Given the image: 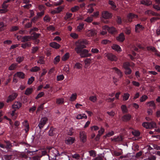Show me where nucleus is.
I'll use <instances>...</instances> for the list:
<instances>
[{
	"label": "nucleus",
	"mask_w": 160,
	"mask_h": 160,
	"mask_svg": "<svg viewBox=\"0 0 160 160\" xmlns=\"http://www.w3.org/2000/svg\"><path fill=\"white\" fill-rule=\"evenodd\" d=\"M84 24L83 23H80L79 25L78 26L77 28V30L79 32H80L81 30L83 28Z\"/></svg>",
	"instance_id": "42"
},
{
	"label": "nucleus",
	"mask_w": 160,
	"mask_h": 160,
	"mask_svg": "<svg viewBox=\"0 0 160 160\" xmlns=\"http://www.w3.org/2000/svg\"><path fill=\"white\" fill-rule=\"evenodd\" d=\"M102 16L105 19H109L112 17V15L111 13L109 12L108 11H104L102 12Z\"/></svg>",
	"instance_id": "5"
},
{
	"label": "nucleus",
	"mask_w": 160,
	"mask_h": 160,
	"mask_svg": "<svg viewBox=\"0 0 160 160\" xmlns=\"http://www.w3.org/2000/svg\"><path fill=\"white\" fill-rule=\"evenodd\" d=\"M146 104L148 105L149 107H152L154 109H155L156 108V104L153 101H151L148 102Z\"/></svg>",
	"instance_id": "24"
},
{
	"label": "nucleus",
	"mask_w": 160,
	"mask_h": 160,
	"mask_svg": "<svg viewBox=\"0 0 160 160\" xmlns=\"http://www.w3.org/2000/svg\"><path fill=\"white\" fill-rule=\"evenodd\" d=\"M24 126L25 127L24 129L25 130L26 132H27L29 130V125L28 123V121L25 120L24 121Z\"/></svg>",
	"instance_id": "27"
},
{
	"label": "nucleus",
	"mask_w": 160,
	"mask_h": 160,
	"mask_svg": "<svg viewBox=\"0 0 160 160\" xmlns=\"http://www.w3.org/2000/svg\"><path fill=\"white\" fill-rule=\"evenodd\" d=\"M108 32L109 33L113 34L115 33L116 32V29L113 27L110 28L109 29Z\"/></svg>",
	"instance_id": "34"
},
{
	"label": "nucleus",
	"mask_w": 160,
	"mask_h": 160,
	"mask_svg": "<svg viewBox=\"0 0 160 160\" xmlns=\"http://www.w3.org/2000/svg\"><path fill=\"white\" fill-rule=\"evenodd\" d=\"M88 44L87 40L84 39H81L78 40L75 43L76 47L74 48L75 51L83 49L86 48V46Z\"/></svg>",
	"instance_id": "1"
},
{
	"label": "nucleus",
	"mask_w": 160,
	"mask_h": 160,
	"mask_svg": "<svg viewBox=\"0 0 160 160\" xmlns=\"http://www.w3.org/2000/svg\"><path fill=\"white\" fill-rule=\"evenodd\" d=\"M55 160H69V158L68 156L64 153L59 154L58 155L57 158H53Z\"/></svg>",
	"instance_id": "3"
},
{
	"label": "nucleus",
	"mask_w": 160,
	"mask_h": 160,
	"mask_svg": "<svg viewBox=\"0 0 160 160\" xmlns=\"http://www.w3.org/2000/svg\"><path fill=\"white\" fill-rule=\"evenodd\" d=\"M106 56L107 57V58L109 60L111 61H117L118 59L117 58L115 55L112 54L111 53H109L107 54L106 55Z\"/></svg>",
	"instance_id": "9"
},
{
	"label": "nucleus",
	"mask_w": 160,
	"mask_h": 160,
	"mask_svg": "<svg viewBox=\"0 0 160 160\" xmlns=\"http://www.w3.org/2000/svg\"><path fill=\"white\" fill-rule=\"evenodd\" d=\"M92 59L90 58H86L84 60V62L85 65H89L91 63Z\"/></svg>",
	"instance_id": "44"
},
{
	"label": "nucleus",
	"mask_w": 160,
	"mask_h": 160,
	"mask_svg": "<svg viewBox=\"0 0 160 160\" xmlns=\"http://www.w3.org/2000/svg\"><path fill=\"white\" fill-rule=\"evenodd\" d=\"M77 54H79L81 58H84L90 57L92 54L89 53V51L86 49H82L76 51Z\"/></svg>",
	"instance_id": "2"
},
{
	"label": "nucleus",
	"mask_w": 160,
	"mask_h": 160,
	"mask_svg": "<svg viewBox=\"0 0 160 160\" xmlns=\"http://www.w3.org/2000/svg\"><path fill=\"white\" fill-rule=\"evenodd\" d=\"M147 48L148 51H151L154 52H158L154 47L152 46L147 47Z\"/></svg>",
	"instance_id": "31"
},
{
	"label": "nucleus",
	"mask_w": 160,
	"mask_h": 160,
	"mask_svg": "<svg viewBox=\"0 0 160 160\" xmlns=\"http://www.w3.org/2000/svg\"><path fill=\"white\" fill-rule=\"evenodd\" d=\"M22 104L19 102H15L12 105V107L13 109H19L22 106Z\"/></svg>",
	"instance_id": "12"
},
{
	"label": "nucleus",
	"mask_w": 160,
	"mask_h": 160,
	"mask_svg": "<svg viewBox=\"0 0 160 160\" xmlns=\"http://www.w3.org/2000/svg\"><path fill=\"white\" fill-rule=\"evenodd\" d=\"M131 117V116L129 114H127L124 115L122 118V120L124 122H127L129 121Z\"/></svg>",
	"instance_id": "16"
},
{
	"label": "nucleus",
	"mask_w": 160,
	"mask_h": 160,
	"mask_svg": "<svg viewBox=\"0 0 160 160\" xmlns=\"http://www.w3.org/2000/svg\"><path fill=\"white\" fill-rule=\"evenodd\" d=\"M153 8L157 11L160 10V5H153Z\"/></svg>",
	"instance_id": "63"
},
{
	"label": "nucleus",
	"mask_w": 160,
	"mask_h": 160,
	"mask_svg": "<svg viewBox=\"0 0 160 160\" xmlns=\"http://www.w3.org/2000/svg\"><path fill=\"white\" fill-rule=\"evenodd\" d=\"M121 108L123 113H127L128 112V110L126 105H122Z\"/></svg>",
	"instance_id": "35"
},
{
	"label": "nucleus",
	"mask_w": 160,
	"mask_h": 160,
	"mask_svg": "<svg viewBox=\"0 0 160 160\" xmlns=\"http://www.w3.org/2000/svg\"><path fill=\"white\" fill-rule=\"evenodd\" d=\"M149 122H144L142 123V126L147 129L150 128Z\"/></svg>",
	"instance_id": "47"
},
{
	"label": "nucleus",
	"mask_w": 160,
	"mask_h": 160,
	"mask_svg": "<svg viewBox=\"0 0 160 160\" xmlns=\"http://www.w3.org/2000/svg\"><path fill=\"white\" fill-rule=\"evenodd\" d=\"M125 73L126 75L130 74L132 72V70L130 68L126 69L124 72Z\"/></svg>",
	"instance_id": "57"
},
{
	"label": "nucleus",
	"mask_w": 160,
	"mask_h": 160,
	"mask_svg": "<svg viewBox=\"0 0 160 160\" xmlns=\"http://www.w3.org/2000/svg\"><path fill=\"white\" fill-rule=\"evenodd\" d=\"M97 34V31L94 29L87 30L86 31V35L89 37H92L96 35Z\"/></svg>",
	"instance_id": "4"
},
{
	"label": "nucleus",
	"mask_w": 160,
	"mask_h": 160,
	"mask_svg": "<svg viewBox=\"0 0 160 160\" xmlns=\"http://www.w3.org/2000/svg\"><path fill=\"white\" fill-rule=\"evenodd\" d=\"M132 134L135 136H139L140 135V132L139 131H134L132 132Z\"/></svg>",
	"instance_id": "54"
},
{
	"label": "nucleus",
	"mask_w": 160,
	"mask_h": 160,
	"mask_svg": "<svg viewBox=\"0 0 160 160\" xmlns=\"http://www.w3.org/2000/svg\"><path fill=\"white\" fill-rule=\"evenodd\" d=\"M129 66V63L128 62H125L123 64V68L125 70L130 68Z\"/></svg>",
	"instance_id": "48"
},
{
	"label": "nucleus",
	"mask_w": 160,
	"mask_h": 160,
	"mask_svg": "<svg viewBox=\"0 0 160 160\" xmlns=\"http://www.w3.org/2000/svg\"><path fill=\"white\" fill-rule=\"evenodd\" d=\"M109 4L112 6V8L113 9H114L116 8V6L115 2L112 1H109Z\"/></svg>",
	"instance_id": "43"
},
{
	"label": "nucleus",
	"mask_w": 160,
	"mask_h": 160,
	"mask_svg": "<svg viewBox=\"0 0 160 160\" xmlns=\"http://www.w3.org/2000/svg\"><path fill=\"white\" fill-rule=\"evenodd\" d=\"M64 78V76L62 74L58 76L57 77V80L58 81L62 80Z\"/></svg>",
	"instance_id": "58"
},
{
	"label": "nucleus",
	"mask_w": 160,
	"mask_h": 160,
	"mask_svg": "<svg viewBox=\"0 0 160 160\" xmlns=\"http://www.w3.org/2000/svg\"><path fill=\"white\" fill-rule=\"evenodd\" d=\"M16 76L21 79H24L25 78V75L23 72H17L14 74V76Z\"/></svg>",
	"instance_id": "18"
},
{
	"label": "nucleus",
	"mask_w": 160,
	"mask_h": 160,
	"mask_svg": "<svg viewBox=\"0 0 160 160\" xmlns=\"http://www.w3.org/2000/svg\"><path fill=\"white\" fill-rule=\"evenodd\" d=\"M112 69L115 71V72L118 75L120 78H121L122 77V73L120 70L116 67L112 68Z\"/></svg>",
	"instance_id": "17"
},
{
	"label": "nucleus",
	"mask_w": 160,
	"mask_h": 160,
	"mask_svg": "<svg viewBox=\"0 0 160 160\" xmlns=\"http://www.w3.org/2000/svg\"><path fill=\"white\" fill-rule=\"evenodd\" d=\"M60 61V56H57L54 59L53 63L54 64H57Z\"/></svg>",
	"instance_id": "50"
},
{
	"label": "nucleus",
	"mask_w": 160,
	"mask_h": 160,
	"mask_svg": "<svg viewBox=\"0 0 160 160\" xmlns=\"http://www.w3.org/2000/svg\"><path fill=\"white\" fill-rule=\"evenodd\" d=\"M82 65L80 63H76L74 65V68L78 69H80L82 68Z\"/></svg>",
	"instance_id": "45"
},
{
	"label": "nucleus",
	"mask_w": 160,
	"mask_h": 160,
	"mask_svg": "<svg viewBox=\"0 0 160 160\" xmlns=\"http://www.w3.org/2000/svg\"><path fill=\"white\" fill-rule=\"evenodd\" d=\"M31 46V44L30 42H28L25 43H22L21 44V47L23 48H25L27 47H30Z\"/></svg>",
	"instance_id": "29"
},
{
	"label": "nucleus",
	"mask_w": 160,
	"mask_h": 160,
	"mask_svg": "<svg viewBox=\"0 0 160 160\" xmlns=\"http://www.w3.org/2000/svg\"><path fill=\"white\" fill-rule=\"evenodd\" d=\"M77 95L76 93H74L72 94L70 97V101H75L77 98Z\"/></svg>",
	"instance_id": "38"
},
{
	"label": "nucleus",
	"mask_w": 160,
	"mask_h": 160,
	"mask_svg": "<svg viewBox=\"0 0 160 160\" xmlns=\"http://www.w3.org/2000/svg\"><path fill=\"white\" fill-rule=\"evenodd\" d=\"M44 95V93L43 92H41L39 93L36 97L35 98L36 99H38L42 97Z\"/></svg>",
	"instance_id": "56"
},
{
	"label": "nucleus",
	"mask_w": 160,
	"mask_h": 160,
	"mask_svg": "<svg viewBox=\"0 0 160 160\" xmlns=\"http://www.w3.org/2000/svg\"><path fill=\"white\" fill-rule=\"evenodd\" d=\"M89 100L93 102H95L97 100L96 96H92L89 97Z\"/></svg>",
	"instance_id": "30"
},
{
	"label": "nucleus",
	"mask_w": 160,
	"mask_h": 160,
	"mask_svg": "<svg viewBox=\"0 0 160 160\" xmlns=\"http://www.w3.org/2000/svg\"><path fill=\"white\" fill-rule=\"evenodd\" d=\"M123 138L122 136H119L116 138H114L112 139V141H114L115 142H118L122 140Z\"/></svg>",
	"instance_id": "26"
},
{
	"label": "nucleus",
	"mask_w": 160,
	"mask_h": 160,
	"mask_svg": "<svg viewBox=\"0 0 160 160\" xmlns=\"http://www.w3.org/2000/svg\"><path fill=\"white\" fill-rule=\"evenodd\" d=\"M79 9V7L78 6H75L71 8V10L72 12H74L78 11Z\"/></svg>",
	"instance_id": "40"
},
{
	"label": "nucleus",
	"mask_w": 160,
	"mask_h": 160,
	"mask_svg": "<svg viewBox=\"0 0 160 160\" xmlns=\"http://www.w3.org/2000/svg\"><path fill=\"white\" fill-rule=\"evenodd\" d=\"M74 138L68 137L66 140V143L68 144H71L74 142Z\"/></svg>",
	"instance_id": "14"
},
{
	"label": "nucleus",
	"mask_w": 160,
	"mask_h": 160,
	"mask_svg": "<svg viewBox=\"0 0 160 160\" xmlns=\"http://www.w3.org/2000/svg\"><path fill=\"white\" fill-rule=\"evenodd\" d=\"M72 14L71 13H67L66 14V16L64 17V18L65 20H67L68 19L71 18Z\"/></svg>",
	"instance_id": "49"
},
{
	"label": "nucleus",
	"mask_w": 160,
	"mask_h": 160,
	"mask_svg": "<svg viewBox=\"0 0 160 160\" xmlns=\"http://www.w3.org/2000/svg\"><path fill=\"white\" fill-rule=\"evenodd\" d=\"M18 95V94L16 93H12L8 96L6 102L8 103L12 102L17 97Z\"/></svg>",
	"instance_id": "7"
},
{
	"label": "nucleus",
	"mask_w": 160,
	"mask_h": 160,
	"mask_svg": "<svg viewBox=\"0 0 160 160\" xmlns=\"http://www.w3.org/2000/svg\"><path fill=\"white\" fill-rule=\"evenodd\" d=\"M148 98V97L147 95H143L141 98L140 99V102H141L145 101Z\"/></svg>",
	"instance_id": "46"
},
{
	"label": "nucleus",
	"mask_w": 160,
	"mask_h": 160,
	"mask_svg": "<svg viewBox=\"0 0 160 160\" xmlns=\"http://www.w3.org/2000/svg\"><path fill=\"white\" fill-rule=\"evenodd\" d=\"M49 45L51 47L56 49H58L61 47L60 44L55 42L50 43Z\"/></svg>",
	"instance_id": "15"
},
{
	"label": "nucleus",
	"mask_w": 160,
	"mask_h": 160,
	"mask_svg": "<svg viewBox=\"0 0 160 160\" xmlns=\"http://www.w3.org/2000/svg\"><path fill=\"white\" fill-rule=\"evenodd\" d=\"M19 157L20 158H24L25 159H27L28 157L27 155L24 152H22L19 154Z\"/></svg>",
	"instance_id": "36"
},
{
	"label": "nucleus",
	"mask_w": 160,
	"mask_h": 160,
	"mask_svg": "<svg viewBox=\"0 0 160 160\" xmlns=\"http://www.w3.org/2000/svg\"><path fill=\"white\" fill-rule=\"evenodd\" d=\"M56 102L58 104H62L64 102V99L63 98H58L56 99Z\"/></svg>",
	"instance_id": "32"
},
{
	"label": "nucleus",
	"mask_w": 160,
	"mask_h": 160,
	"mask_svg": "<svg viewBox=\"0 0 160 160\" xmlns=\"http://www.w3.org/2000/svg\"><path fill=\"white\" fill-rule=\"evenodd\" d=\"M17 64L16 63H12L8 68V70L10 71L15 69L17 67Z\"/></svg>",
	"instance_id": "23"
},
{
	"label": "nucleus",
	"mask_w": 160,
	"mask_h": 160,
	"mask_svg": "<svg viewBox=\"0 0 160 160\" xmlns=\"http://www.w3.org/2000/svg\"><path fill=\"white\" fill-rule=\"evenodd\" d=\"M48 120V119L46 117L42 118L41 119L38 125V126L40 129H42V128H43Z\"/></svg>",
	"instance_id": "6"
},
{
	"label": "nucleus",
	"mask_w": 160,
	"mask_h": 160,
	"mask_svg": "<svg viewBox=\"0 0 160 160\" xmlns=\"http://www.w3.org/2000/svg\"><path fill=\"white\" fill-rule=\"evenodd\" d=\"M40 70V68L38 66H35L32 68L30 71L32 72H36Z\"/></svg>",
	"instance_id": "41"
},
{
	"label": "nucleus",
	"mask_w": 160,
	"mask_h": 160,
	"mask_svg": "<svg viewBox=\"0 0 160 160\" xmlns=\"http://www.w3.org/2000/svg\"><path fill=\"white\" fill-rule=\"evenodd\" d=\"M142 26L141 25H140L139 24H137L135 26V31L136 32H137L138 30V29L142 28Z\"/></svg>",
	"instance_id": "59"
},
{
	"label": "nucleus",
	"mask_w": 160,
	"mask_h": 160,
	"mask_svg": "<svg viewBox=\"0 0 160 160\" xmlns=\"http://www.w3.org/2000/svg\"><path fill=\"white\" fill-rule=\"evenodd\" d=\"M117 18L116 21L117 23L119 24H121L122 23V20L121 17L119 16H117Z\"/></svg>",
	"instance_id": "62"
},
{
	"label": "nucleus",
	"mask_w": 160,
	"mask_h": 160,
	"mask_svg": "<svg viewBox=\"0 0 160 160\" xmlns=\"http://www.w3.org/2000/svg\"><path fill=\"white\" fill-rule=\"evenodd\" d=\"M125 38L124 35L123 33H121L119 36L116 37V40L121 42H123L125 40Z\"/></svg>",
	"instance_id": "13"
},
{
	"label": "nucleus",
	"mask_w": 160,
	"mask_h": 160,
	"mask_svg": "<svg viewBox=\"0 0 160 160\" xmlns=\"http://www.w3.org/2000/svg\"><path fill=\"white\" fill-rule=\"evenodd\" d=\"M150 128H156L157 125L156 123L154 122H149Z\"/></svg>",
	"instance_id": "39"
},
{
	"label": "nucleus",
	"mask_w": 160,
	"mask_h": 160,
	"mask_svg": "<svg viewBox=\"0 0 160 160\" xmlns=\"http://www.w3.org/2000/svg\"><path fill=\"white\" fill-rule=\"evenodd\" d=\"M32 35V39L35 40L38 38L40 36V34L37 33L36 32H33V33L31 34Z\"/></svg>",
	"instance_id": "21"
},
{
	"label": "nucleus",
	"mask_w": 160,
	"mask_h": 160,
	"mask_svg": "<svg viewBox=\"0 0 160 160\" xmlns=\"http://www.w3.org/2000/svg\"><path fill=\"white\" fill-rule=\"evenodd\" d=\"M32 39V37L30 36H26L22 38V42L29 41Z\"/></svg>",
	"instance_id": "19"
},
{
	"label": "nucleus",
	"mask_w": 160,
	"mask_h": 160,
	"mask_svg": "<svg viewBox=\"0 0 160 160\" xmlns=\"http://www.w3.org/2000/svg\"><path fill=\"white\" fill-rule=\"evenodd\" d=\"M33 90L32 88H28L25 91L24 94L27 95H29L31 94Z\"/></svg>",
	"instance_id": "20"
},
{
	"label": "nucleus",
	"mask_w": 160,
	"mask_h": 160,
	"mask_svg": "<svg viewBox=\"0 0 160 160\" xmlns=\"http://www.w3.org/2000/svg\"><path fill=\"white\" fill-rule=\"evenodd\" d=\"M54 129L53 128L51 127L50 129L48 132V135L50 136H53L54 135V133L53 132Z\"/></svg>",
	"instance_id": "55"
},
{
	"label": "nucleus",
	"mask_w": 160,
	"mask_h": 160,
	"mask_svg": "<svg viewBox=\"0 0 160 160\" xmlns=\"http://www.w3.org/2000/svg\"><path fill=\"white\" fill-rule=\"evenodd\" d=\"M32 26V22H29L25 25L24 28H29Z\"/></svg>",
	"instance_id": "61"
},
{
	"label": "nucleus",
	"mask_w": 160,
	"mask_h": 160,
	"mask_svg": "<svg viewBox=\"0 0 160 160\" xmlns=\"http://www.w3.org/2000/svg\"><path fill=\"white\" fill-rule=\"evenodd\" d=\"M80 141L83 143L85 142L87 140L86 133L84 131H81L79 133Z\"/></svg>",
	"instance_id": "8"
},
{
	"label": "nucleus",
	"mask_w": 160,
	"mask_h": 160,
	"mask_svg": "<svg viewBox=\"0 0 160 160\" xmlns=\"http://www.w3.org/2000/svg\"><path fill=\"white\" fill-rule=\"evenodd\" d=\"M44 58L43 57H39V60L37 62L38 63H40V64H44V61L43 60Z\"/></svg>",
	"instance_id": "51"
},
{
	"label": "nucleus",
	"mask_w": 160,
	"mask_h": 160,
	"mask_svg": "<svg viewBox=\"0 0 160 160\" xmlns=\"http://www.w3.org/2000/svg\"><path fill=\"white\" fill-rule=\"evenodd\" d=\"M42 156H36L32 158V160H40V158Z\"/></svg>",
	"instance_id": "64"
},
{
	"label": "nucleus",
	"mask_w": 160,
	"mask_h": 160,
	"mask_svg": "<svg viewBox=\"0 0 160 160\" xmlns=\"http://www.w3.org/2000/svg\"><path fill=\"white\" fill-rule=\"evenodd\" d=\"M140 4L146 6H149L152 4V2L149 0H142Z\"/></svg>",
	"instance_id": "11"
},
{
	"label": "nucleus",
	"mask_w": 160,
	"mask_h": 160,
	"mask_svg": "<svg viewBox=\"0 0 160 160\" xmlns=\"http://www.w3.org/2000/svg\"><path fill=\"white\" fill-rule=\"evenodd\" d=\"M69 54L68 53H66L62 57V61H66L69 58Z\"/></svg>",
	"instance_id": "37"
},
{
	"label": "nucleus",
	"mask_w": 160,
	"mask_h": 160,
	"mask_svg": "<svg viewBox=\"0 0 160 160\" xmlns=\"http://www.w3.org/2000/svg\"><path fill=\"white\" fill-rule=\"evenodd\" d=\"M113 49L117 51H120L121 48L119 46L116 44H113L112 47Z\"/></svg>",
	"instance_id": "28"
},
{
	"label": "nucleus",
	"mask_w": 160,
	"mask_h": 160,
	"mask_svg": "<svg viewBox=\"0 0 160 160\" xmlns=\"http://www.w3.org/2000/svg\"><path fill=\"white\" fill-rule=\"evenodd\" d=\"M34 80V78L33 77H31L30 78L28 79V84L30 85L31 84L33 81Z\"/></svg>",
	"instance_id": "53"
},
{
	"label": "nucleus",
	"mask_w": 160,
	"mask_h": 160,
	"mask_svg": "<svg viewBox=\"0 0 160 160\" xmlns=\"http://www.w3.org/2000/svg\"><path fill=\"white\" fill-rule=\"evenodd\" d=\"M50 152L51 156L53 157V159L57 158L56 157L58 158V155L59 154L58 151L55 148H53Z\"/></svg>",
	"instance_id": "10"
},
{
	"label": "nucleus",
	"mask_w": 160,
	"mask_h": 160,
	"mask_svg": "<svg viewBox=\"0 0 160 160\" xmlns=\"http://www.w3.org/2000/svg\"><path fill=\"white\" fill-rule=\"evenodd\" d=\"M43 20L44 21L48 22L50 20V18L48 16L46 15L44 17Z\"/></svg>",
	"instance_id": "60"
},
{
	"label": "nucleus",
	"mask_w": 160,
	"mask_h": 160,
	"mask_svg": "<svg viewBox=\"0 0 160 160\" xmlns=\"http://www.w3.org/2000/svg\"><path fill=\"white\" fill-rule=\"evenodd\" d=\"M4 142L6 144V148H10L12 147V145L9 141H5Z\"/></svg>",
	"instance_id": "52"
},
{
	"label": "nucleus",
	"mask_w": 160,
	"mask_h": 160,
	"mask_svg": "<svg viewBox=\"0 0 160 160\" xmlns=\"http://www.w3.org/2000/svg\"><path fill=\"white\" fill-rule=\"evenodd\" d=\"M127 17L129 19H132L134 18H138V16L137 15L131 13L128 14Z\"/></svg>",
	"instance_id": "25"
},
{
	"label": "nucleus",
	"mask_w": 160,
	"mask_h": 160,
	"mask_svg": "<svg viewBox=\"0 0 160 160\" xmlns=\"http://www.w3.org/2000/svg\"><path fill=\"white\" fill-rule=\"evenodd\" d=\"M130 95L128 93H125L123 94L122 96V100L124 101L127 100L130 96Z\"/></svg>",
	"instance_id": "22"
},
{
	"label": "nucleus",
	"mask_w": 160,
	"mask_h": 160,
	"mask_svg": "<svg viewBox=\"0 0 160 160\" xmlns=\"http://www.w3.org/2000/svg\"><path fill=\"white\" fill-rule=\"evenodd\" d=\"M24 58L23 57L19 56L16 58V61L18 63H20L24 60Z\"/></svg>",
	"instance_id": "33"
}]
</instances>
